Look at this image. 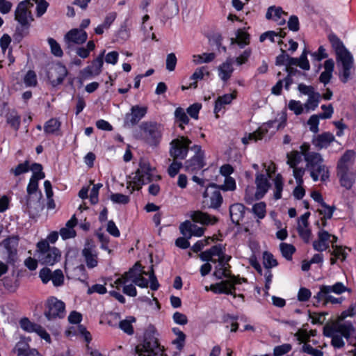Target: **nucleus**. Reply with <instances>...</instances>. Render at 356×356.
<instances>
[{"label":"nucleus","instance_id":"nucleus-1","mask_svg":"<svg viewBox=\"0 0 356 356\" xmlns=\"http://www.w3.org/2000/svg\"><path fill=\"white\" fill-rule=\"evenodd\" d=\"M328 39L335 51L337 66L341 67L339 79L341 82L346 83L350 76V70L353 67V56L335 34H330Z\"/></svg>","mask_w":356,"mask_h":356},{"label":"nucleus","instance_id":"nucleus-2","mask_svg":"<svg viewBox=\"0 0 356 356\" xmlns=\"http://www.w3.org/2000/svg\"><path fill=\"white\" fill-rule=\"evenodd\" d=\"M156 330L152 325H149L145 330L143 339L134 349L135 353L138 356H167L164 353V348L161 346L155 334Z\"/></svg>","mask_w":356,"mask_h":356},{"label":"nucleus","instance_id":"nucleus-3","mask_svg":"<svg viewBox=\"0 0 356 356\" xmlns=\"http://www.w3.org/2000/svg\"><path fill=\"white\" fill-rule=\"evenodd\" d=\"M323 158L319 153H312L306 156V166L310 172V176L314 181L321 178L322 181L329 179L328 168L323 163Z\"/></svg>","mask_w":356,"mask_h":356},{"label":"nucleus","instance_id":"nucleus-4","mask_svg":"<svg viewBox=\"0 0 356 356\" xmlns=\"http://www.w3.org/2000/svg\"><path fill=\"white\" fill-rule=\"evenodd\" d=\"M152 168L149 162L146 161H140L139 163V168L136 171L133 177L132 181L128 182L127 189L132 193L135 189L139 190L142 185L148 184L153 180L152 174Z\"/></svg>","mask_w":356,"mask_h":356},{"label":"nucleus","instance_id":"nucleus-5","mask_svg":"<svg viewBox=\"0 0 356 356\" xmlns=\"http://www.w3.org/2000/svg\"><path fill=\"white\" fill-rule=\"evenodd\" d=\"M42 165L38 163H33L31 165V170L33 171V175L29 180V183L26 188L27 195L24 200L20 202L26 207V209L29 210L31 208V197L36 194L38 191V181L45 177V174L42 172Z\"/></svg>","mask_w":356,"mask_h":356},{"label":"nucleus","instance_id":"nucleus-6","mask_svg":"<svg viewBox=\"0 0 356 356\" xmlns=\"http://www.w3.org/2000/svg\"><path fill=\"white\" fill-rule=\"evenodd\" d=\"M31 5L29 0H25L19 3L15 12V19L21 25V29L17 28L18 31H21L24 35L28 34V30L30 27V22L33 20L31 11L28 10V6Z\"/></svg>","mask_w":356,"mask_h":356},{"label":"nucleus","instance_id":"nucleus-7","mask_svg":"<svg viewBox=\"0 0 356 356\" xmlns=\"http://www.w3.org/2000/svg\"><path fill=\"white\" fill-rule=\"evenodd\" d=\"M44 314L49 321L63 318L65 316V305L56 297L51 296L45 302Z\"/></svg>","mask_w":356,"mask_h":356},{"label":"nucleus","instance_id":"nucleus-8","mask_svg":"<svg viewBox=\"0 0 356 356\" xmlns=\"http://www.w3.org/2000/svg\"><path fill=\"white\" fill-rule=\"evenodd\" d=\"M143 131L144 138L147 143L152 146L157 145L161 139L162 132L161 125L152 122H144L140 125Z\"/></svg>","mask_w":356,"mask_h":356},{"label":"nucleus","instance_id":"nucleus-9","mask_svg":"<svg viewBox=\"0 0 356 356\" xmlns=\"http://www.w3.org/2000/svg\"><path fill=\"white\" fill-rule=\"evenodd\" d=\"M192 143L191 140L187 137L181 136L174 139L170 143V155L174 160H184L187 156L189 145Z\"/></svg>","mask_w":356,"mask_h":356},{"label":"nucleus","instance_id":"nucleus-10","mask_svg":"<svg viewBox=\"0 0 356 356\" xmlns=\"http://www.w3.org/2000/svg\"><path fill=\"white\" fill-rule=\"evenodd\" d=\"M88 33L79 29H72L69 31L64 36V42L67 54L74 51L75 44H82L86 42Z\"/></svg>","mask_w":356,"mask_h":356},{"label":"nucleus","instance_id":"nucleus-11","mask_svg":"<svg viewBox=\"0 0 356 356\" xmlns=\"http://www.w3.org/2000/svg\"><path fill=\"white\" fill-rule=\"evenodd\" d=\"M104 54L105 50H103L98 56L91 62L90 65H88L80 72L81 76L83 79H88L101 74L104 65Z\"/></svg>","mask_w":356,"mask_h":356},{"label":"nucleus","instance_id":"nucleus-12","mask_svg":"<svg viewBox=\"0 0 356 356\" xmlns=\"http://www.w3.org/2000/svg\"><path fill=\"white\" fill-rule=\"evenodd\" d=\"M67 73L66 67L61 63H58L51 67V71L48 72L47 77L50 81L51 84L54 87H56L63 82L65 78L67 75Z\"/></svg>","mask_w":356,"mask_h":356},{"label":"nucleus","instance_id":"nucleus-13","mask_svg":"<svg viewBox=\"0 0 356 356\" xmlns=\"http://www.w3.org/2000/svg\"><path fill=\"white\" fill-rule=\"evenodd\" d=\"M147 108L138 105L133 106L131 108V113H128L124 117V125L134 126L146 115Z\"/></svg>","mask_w":356,"mask_h":356},{"label":"nucleus","instance_id":"nucleus-14","mask_svg":"<svg viewBox=\"0 0 356 356\" xmlns=\"http://www.w3.org/2000/svg\"><path fill=\"white\" fill-rule=\"evenodd\" d=\"M231 259L232 257L230 255L225 254L216 260V262L218 261V264L216 266L213 275L218 280H221L222 277H231V266L229 264Z\"/></svg>","mask_w":356,"mask_h":356},{"label":"nucleus","instance_id":"nucleus-15","mask_svg":"<svg viewBox=\"0 0 356 356\" xmlns=\"http://www.w3.org/2000/svg\"><path fill=\"white\" fill-rule=\"evenodd\" d=\"M268 177H270L268 174V175H265L264 174H257L255 179L257 191L254 195L257 200L261 199L270 187V184L268 181Z\"/></svg>","mask_w":356,"mask_h":356},{"label":"nucleus","instance_id":"nucleus-16","mask_svg":"<svg viewBox=\"0 0 356 356\" xmlns=\"http://www.w3.org/2000/svg\"><path fill=\"white\" fill-rule=\"evenodd\" d=\"M2 243L8 254V261H14L17 254L19 237L17 236H9L4 239Z\"/></svg>","mask_w":356,"mask_h":356},{"label":"nucleus","instance_id":"nucleus-17","mask_svg":"<svg viewBox=\"0 0 356 356\" xmlns=\"http://www.w3.org/2000/svg\"><path fill=\"white\" fill-rule=\"evenodd\" d=\"M334 141H335V137L329 131L318 134L312 138V144L318 149L327 148Z\"/></svg>","mask_w":356,"mask_h":356},{"label":"nucleus","instance_id":"nucleus-18","mask_svg":"<svg viewBox=\"0 0 356 356\" xmlns=\"http://www.w3.org/2000/svg\"><path fill=\"white\" fill-rule=\"evenodd\" d=\"M60 258V250L55 248L52 247L47 251L44 252L43 253H40L39 254V259L42 264L47 266H52Z\"/></svg>","mask_w":356,"mask_h":356},{"label":"nucleus","instance_id":"nucleus-19","mask_svg":"<svg viewBox=\"0 0 356 356\" xmlns=\"http://www.w3.org/2000/svg\"><path fill=\"white\" fill-rule=\"evenodd\" d=\"M95 246L92 243L87 242L82 250V255L85 258L87 266L92 268L97 265V255L94 250Z\"/></svg>","mask_w":356,"mask_h":356},{"label":"nucleus","instance_id":"nucleus-20","mask_svg":"<svg viewBox=\"0 0 356 356\" xmlns=\"http://www.w3.org/2000/svg\"><path fill=\"white\" fill-rule=\"evenodd\" d=\"M350 292V289L343 285L342 282H337L332 286L321 285L320 286V290L318 292V296H321L330 294V293H334L336 294H341L343 292Z\"/></svg>","mask_w":356,"mask_h":356},{"label":"nucleus","instance_id":"nucleus-21","mask_svg":"<svg viewBox=\"0 0 356 356\" xmlns=\"http://www.w3.org/2000/svg\"><path fill=\"white\" fill-rule=\"evenodd\" d=\"M246 207L241 203H235L229 207V215L232 222L235 225H238L244 216Z\"/></svg>","mask_w":356,"mask_h":356},{"label":"nucleus","instance_id":"nucleus-22","mask_svg":"<svg viewBox=\"0 0 356 356\" xmlns=\"http://www.w3.org/2000/svg\"><path fill=\"white\" fill-rule=\"evenodd\" d=\"M191 218L193 222L203 225H214L218 222V218L216 216H211L201 211H193Z\"/></svg>","mask_w":356,"mask_h":356},{"label":"nucleus","instance_id":"nucleus-23","mask_svg":"<svg viewBox=\"0 0 356 356\" xmlns=\"http://www.w3.org/2000/svg\"><path fill=\"white\" fill-rule=\"evenodd\" d=\"M330 111L327 113H321L319 114H314L310 116L307 121L309 126V130L314 134H317L319 131L318 124L320 119H330L332 115V108H329Z\"/></svg>","mask_w":356,"mask_h":356},{"label":"nucleus","instance_id":"nucleus-24","mask_svg":"<svg viewBox=\"0 0 356 356\" xmlns=\"http://www.w3.org/2000/svg\"><path fill=\"white\" fill-rule=\"evenodd\" d=\"M355 158V152L353 150H347L341 156L337 163V170H350V166L353 165Z\"/></svg>","mask_w":356,"mask_h":356},{"label":"nucleus","instance_id":"nucleus-25","mask_svg":"<svg viewBox=\"0 0 356 356\" xmlns=\"http://www.w3.org/2000/svg\"><path fill=\"white\" fill-rule=\"evenodd\" d=\"M324 71L319 76V81L325 86L330 83L332 78V72L334 68V62L333 59L330 58L326 60L323 64Z\"/></svg>","mask_w":356,"mask_h":356},{"label":"nucleus","instance_id":"nucleus-26","mask_svg":"<svg viewBox=\"0 0 356 356\" xmlns=\"http://www.w3.org/2000/svg\"><path fill=\"white\" fill-rule=\"evenodd\" d=\"M205 165L204 157L193 156L190 159L186 161L185 168L187 172H193L201 170Z\"/></svg>","mask_w":356,"mask_h":356},{"label":"nucleus","instance_id":"nucleus-27","mask_svg":"<svg viewBox=\"0 0 356 356\" xmlns=\"http://www.w3.org/2000/svg\"><path fill=\"white\" fill-rule=\"evenodd\" d=\"M229 282L226 280H222L220 282L213 284L209 287L206 286L205 290L209 291L211 290L216 294H227V295H233L234 292L232 291V289L229 286Z\"/></svg>","mask_w":356,"mask_h":356},{"label":"nucleus","instance_id":"nucleus-28","mask_svg":"<svg viewBox=\"0 0 356 356\" xmlns=\"http://www.w3.org/2000/svg\"><path fill=\"white\" fill-rule=\"evenodd\" d=\"M233 58H227L218 67L219 76L223 81H227L234 72L232 67Z\"/></svg>","mask_w":356,"mask_h":356},{"label":"nucleus","instance_id":"nucleus-29","mask_svg":"<svg viewBox=\"0 0 356 356\" xmlns=\"http://www.w3.org/2000/svg\"><path fill=\"white\" fill-rule=\"evenodd\" d=\"M250 36L248 33L239 29L236 31V38H231V44H237L241 49L250 44Z\"/></svg>","mask_w":356,"mask_h":356},{"label":"nucleus","instance_id":"nucleus-30","mask_svg":"<svg viewBox=\"0 0 356 356\" xmlns=\"http://www.w3.org/2000/svg\"><path fill=\"white\" fill-rule=\"evenodd\" d=\"M6 123L15 131H18L21 124V116L15 109L8 111L5 115Z\"/></svg>","mask_w":356,"mask_h":356},{"label":"nucleus","instance_id":"nucleus-31","mask_svg":"<svg viewBox=\"0 0 356 356\" xmlns=\"http://www.w3.org/2000/svg\"><path fill=\"white\" fill-rule=\"evenodd\" d=\"M15 352L17 356H38L39 353L35 349H30L27 343L19 341L15 347Z\"/></svg>","mask_w":356,"mask_h":356},{"label":"nucleus","instance_id":"nucleus-32","mask_svg":"<svg viewBox=\"0 0 356 356\" xmlns=\"http://www.w3.org/2000/svg\"><path fill=\"white\" fill-rule=\"evenodd\" d=\"M349 171L337 170V176L339 177L341 185L346 189H350L355 182L354 175Z\"/></svg>","mask_w":356,"mask_h":356},{"label":"nucleus","instance_id":"nucleus-33","mask_svg":"<svg viewBox=\"0 0 356 356\" xmlns=\"http://www.w3.org/2000/svg\"><path fill=\"white\" fill-rule=\"evenodd\" d=\"M139 274L147 275V272L143 270V267L139 262H136L127 272L123 274V276L127 282L129 280L134 282V280Z\"/></svg>","mask_w":356,"mask_h":356},{"label":"nucleus","instance_id":"nucleus-34","mask_svg":"<svg viewBox=\"0 0 356 356\" xmlns=\"http://www.w3.org/2000/svg\"><path fill=\"white\" fill-rule=\"evenodd\" d=\"M210 188H214V190L211 193L209 207L217 209L222 203V196L220 191L216 188V184H212Z\"/></svg>","mask_w":356,"mask_h":356},{"label":"nucleus","instance_id":"nucleus-35","mask_svg":"<svg viewBox=\"0 0 356 356\" xmlns=\"http://www.w3.org/2000/svg\"><path fill=\"white\" fill-rule=\"evenodd\" d=\"M236 98L234 94H225L218 97L215 102L214 113H218L225 105L229 104Z\"/></svg>","mask_w":356,"mask_h":356},{"label":"nucleus","instance_id":"nucleus-36","mask_svg":"<svg viewBox=\"0 0 356 356\" xmlns=\"http://www.w3.org/2000/svg\"><path fill=\"white\" fill-rule=\"evenodd\" d=\"M337 332L348 340L352 333L355 332V327L350 321H345L343 323L338 325Z\"/></svg>","mask_w":356,"mask_h":356},{"label":"nucleus","instance_id":"nucleus-37","mask_svg":"<svg viewBox=\"0 0 356 356\" xmlns=\"http://www.w3.org/2000/svg\"><path fill=\"white\" fill-rule=\"evenodd\" d=\"M1 281L5 289L10 293L15 292L19 286L18 280L13 275L4 277Z\"/></svg>","mask_w":356,"mask_h":356},{"label":"nucleus","instance_id":"nucleus-38","mask_svg":"<svg viewBox=\"0 0 356 356\" xmlns=\"http://www.w3.org/2000/svg\"><path fill=\"white\" fill-rule=\"evenodd\" d=\"M61 123L56 118H51L44 125V131L47 134H56L60 128Z\"/></svg>","mask_w":356,"mask_h":356},{"label":"nucleus","instance_id":"nucleus-39","mask_svg":"<svg viewBox=\"0 0 356 356\" xmlns=\"http://www.w3.org/2000/svg\"><path fill=\"white\" fill-rule=\"evenodd\" d=\"M323 334L326 337H332L331 344L334 348H341L344 346L345 343L342 339V336L339 334H334L332 328H330V330L327 331V328L325 327L323 330Z\"/></svg>","mask_w":356,"mask_h":356},{"label":"nucleus","instance_id":"nucleus-40","mask_svg":"<svg viewBox=\"0 0 356 356\" xmlns=\"http://www.w3.org/2000/svg\"><path fill=\"white\" fill-rule=\"evenodd\" d=\"M321 99V95L318 92H314L310 96H308V99L304 104L305 108L307 111H314L318 107Z\"/></svg>","mask_w":356,"mask_h":356},{"label":"nucleus","instance_id":"nucleus-41","mask_svg":"<svg viewBox=\"0 0 356 356\" xmlns=\"http://www.w3.org/2000/svg\"><path fill=\"white\" fill-rule=\"evenodd\" d=\"M175 117L176 120L179 123L178 125L179 127L181 130H184V125L188 124L190 121L184 109L181 107L177 108L175 111Z\"/></svg>","mask_w":356,"mask_h":356},{"label":"nucleus","instance_id":"nucleus-42","mask_svg":"<svg viewBox=\"0 0 356 356\" xmlns=\"http://www.w3.org/2000/svg\"><path fill=\"white\" fill-rule=\"evenodd\" d=\"M280 249L283 257L288 261L292 260V256L296 251L293 245L286 243H281L280 245Z\"/></svg>","mask_w":356,"mask_h":356},{"label":"nucleus","instance_id":"nucleus-43","mask_svg":"<svg viewBox=\"0 0 356 356\" xmlns=\"http://www.w3.org/2000/svg\"><path fill=\"white\" fill-rule=\"evenodd\" d=\"M29 161H25L24 163L18 164L15 168L10 170V172L13 174L15 177L19 176L22 174L28 172L31 170Z\"/></svg>","mask_w":356,"mask_h":356},{"label":"nucleus","instance_id":"nucleus-44","mask_svg":"<svg viewBox=\"0 0 356 356\" xmlns=\"http://www.w3.org/2000/svg\"><path fill=\"white\" fill-rule=\"evenodd\" d=\"M285 14L281 7H275V6H270L266 14V17L268 19H273L275 21H278L281 18L282 14Z\"/></svg>","mask_w":356,"mask_h":356},{"label":"nucleus","instance_id":"nucleus-45","mask_svg":"<svg viewBox=\"0 0 356 356\" xmlns=\"http://www.w3.org/2000/svg\"><path fill=\"white\" fill-rule=\"evenodd\" d=\"M314 299L316 300V303H320L321 300H324V305H327L329 302L332 304H341L343 301L342 298H334L330 294L318 296V293L314 296Z\"/></svg>","mask_w":356,"mask_h":356},{"label":"nucleus","instance_id":"nucleus-46","mask_svg":"<svg viewBox=\"0 0 356 356\" xmlns=\"http://www.w3.org/2000/svg\"><path fill=\"white\" fill-rule=\"evenodd\" d=\"M275 191L274 193V198L280 200L282 197V192L283 190V178L280 174H277L274 179Z\"/></svg>","mask_w":356,"mask_h":356},{"label":"nucleus","instance_id":"nucleus-47","mask_svg":"<svg viewBox=\"0 0 356 356\" xmlns=\"http://www.w3.org/2000/svg\"><path fill=\"white\" fill-rule=\"evenodd\" d=\"M135 321L136 318L133 316L130 317V320L124 319L120 321L119 323V327L127 334L131 335L134 334V327L131 325V323L134 322Z\"/></svg>","mask_w":356,"mask_h":356},{"label":"nucleus","instance_id":"nucleus-48","mask_svg":"<svg viewBox=\"0 0 356 356\" xmlns=\"http://www.w3.org/2000/svg\"><path fill=\"white\" fill-rule=\"evenodd\" d=\"M173 333L177 336V338L173 341V343L177 345V348L179 350H181L184 346V341L186 339L185 334L179 330L178 327L172 328Z\"/></svg>","mask_w":356,"mask_h":356},{"label":"nucleus","instance_id":"nucleus-49","mask_svg":"<svg viewBox=\"0 0 356 356\" xmlns=\"http://www.w3.org/2000/svg\"><path fill=\"white\" fill-rule=\"evenodd\" d=\"M266 203L264 202H260L253 205L252 211L255 216L258 217V218L263 219L266 216Z\"/></svg>","mask_w":356,"mask_h":356},{"label":"nucleus","instance_id":"nucleus-50","mask_svg":"<svg viewBox=\"0 0 356 356\" xmlns=\"http://www.w3.org/2000/svg\"><path fill=\"white\" fill-rule=\"evenodd\" d=\"M263 258L264 266L268 270L273 267H275L278 265L277 260L274 258L273 255L269 252H264L263 254Z\"/></svg>","mask_w":356,"mask_h":356},{"label":"nucleus","instance_id":"nucleus-51","mask_svg":"<svg viewBox=\"0 0 356 356\" xmlns=\"http://www.w3.org/2000/svg\"><path fill=\"white\" fill-rule=\"evenodd\" d=\"M321 207V209H318L320 214L323 215L325 219H331L336 209L335 206H329L325 202H323Z\"/></svg>","mask_w":356,"mask_h":356},{"label":"nucleus","instance_id":"nucleus-52","mask_svg":"<svg viewBox=\"0 0 356 356\" xmlns=\"http://www.w3.org/2000/svg\"><path fill=\"white\" fill-rule=\"evenodd\" d=\"M51 48V54L56 57H62L63 55V50L60 44L54 38H49L47 40Z\"/></svg>","mask_w":356,"mask_h":356},{"label":"nucleus","instance_id":"nucleus-53","mask_svg":"<svg viewBox=\"0 0 356 356\" xmlns=\"http://www.w3.org/2000/svg\"><path fill=\"white\" fill-rule=\"evenodd\" d=\"M333 249L334 250L332 251H330L332 256L338 258L339 259H341L342 261L346 260L348 255L346 249H348V248H343L342 246L336 245ZM348 250L350 251V249L348 248Z\"/></svg>","mask_w":356,"mask_h":356},{"label":"nucleus","instance_id":"nucleus-54","mask_svg":"<svg viewBox=\"0 0 356 356\" xmlns=\"http://www.w3.org/2000/svg\"><path fill=\"white\" fill-rule=\"evenodd\" d=\"M300 351L303 353H307L311 356H323V352L321 350L314 348L308 343H305Z\"/></svg>","mask_w":356,"mask_h":356},{"label":"nucleus","instance_id":"nucleus-55","mask_svg":"<svg viewBox=\"0 0 356 356\" xmlns=\"http://www.w3.org/2000/svg\"><path fill=\"white\" fill-rule=\"evenodd\" d=\"M264 136V133L261 131H257L251 134H249L248 136H245L242 138V143L244 145H247L250 141L257 142L259 140H261Z\"/></svg>","mask_w":356,"mask_h":356},{"label":"nucleus","instance_id":"nucleus-56","mask_svg":"<svg viewBox=\"0 0 356 356\" xmlns=\"http://www.w3.org/2000/svg\"><path fill=\"white\" fill-rule=\"evenodd\" d=\"M286 115L283 113L280 117V122L277 120L268 121L266 125L268 128L275 127L276 130H279L282 128H284L286 125Z\"/></svg>","mask_w":356,"mask_h":356},{"label":"nucleus","instance_id":"nucleus-57","mask_svg":"<svg viewBox=\"0 0 356 356\" xmlns=\"http://www.w3.org/2000/svg\"><path fill=\"white\" fill-rule=\"evenodd\" d=\"M251 55L252 49L250 48H247L238 57L235 58L234 60L236 65L240 66L245 64L248 61Z\"/></svg>","mask_w":356,"mask_h":356},{"label":"nucleus","instance_id":"nucleus-58","mask_svg":"<svg viewBox=\"0 0 356 356\" xmlns=\"http://www.w3.org/2000/svg\"><path fill=\"white\" fill-rule=\"evenodd\" d=\"M309 51L305 49L302 54L298 58V66L303 70H309L310 69L309 62L307 59V54Z\"/></svg>","mask_w":356,"mask_h":356},{"label":"nucleus","instance_id":"nucleus-59","mask_svg":"<svg viewBox=\"0 0 356 356\" xmlns=\"http://www.w3.org/2000/svg\"><path fill=\"white\" fill-rule=\"evenodd\" d=\"M51 280L55 286L63 285L64 282V275L63 271L60 269L54 270L51 275Z\"/></svg>","mask_w":356,"mask_h":356},{"label":"nucleus","instance_id":"nucleus-60","mask_svg":"<svg viewBox=\"0 0 356 356\" xmlns=\"http://www.w3.org/2000/svg\"><path fill=\"white\" fill-rule=\"evenodd\" d=\"M292 349V346L289 343H284L280 346H277L273 349V355L274 356H282Z\"/></svg>","mask_w":356,"mask_h":356},{"label":"nucleus","instance_id":"nucleus-61","mask_svg":"<svg viewBox=\"0 0 356 356\" xmlns=\"http://www.w3.org/2000/svg\"><path fill=\"white\" fill-rule=\"evenodd\" d=\"M288 108L293 111L296 115H299L303 113V106L300 101L290 100Z\"/></svg>","mask_w":356,"mask_h":356},{"label":"nucleus","instance_id":"nucleus-62","mask_svg":"<svg viewBox=\"0 0 356 356\" xmlns=\"http://www.w3.org/2000/svg\"><path fill=\"white\" fill-rule=\"evenodd\" d=\"M110 198L113 202L122 204H128L130 201L128 195L122 193H113Z\"/></svg>","mask_w":356,"mask_h":356},{"label":"nucleus","instance_id":"nucleus-63","mask_svg":"<svg viewBox=\"0 0 356 356\" xmlns=\"http://www.w3.org/2000/svg\"><path fill=\"white\" fill-rule=\"evenodd\" d=\"M211 257L217 256L220 258L222 256H225V246L222 244H217L213 245L211 248L208 249Z\"/></svg>","mask_w":356,"mask_h":356},{"label":"nucleus","instance_id":"nucleus-64","mask_svg":"<svg viewBox=\"0 0 356 356\" xmlns=\"http://www.w3.org/2000/svg\"><path fill=\"white\" fill-rule=\"evenodd\" d=\"M37 323H32L28 318H22L19 321V325L22 330L28 332H33Z\"/></svg>","mask_w":356,"mask_h":356}]
</instances>
